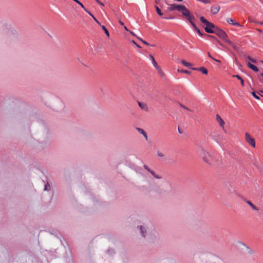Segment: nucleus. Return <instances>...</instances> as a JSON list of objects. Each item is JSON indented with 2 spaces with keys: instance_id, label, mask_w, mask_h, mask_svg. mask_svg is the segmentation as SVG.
Here are the masks:
<instances>
[{
  "instance_id": "f257e3e1",
  "label": "nucleus",
  "mask_w": 263,
  "mask_h": 263,
  "mask_svg": "<svg viewBox=\"0 0 263 263\" xmlns=\"http://www.w3.org/2000/svg\"><path fill=\"white\" fill-rule=\"evenodd\" d=\"M182 15L185 17L191 24L194 30L196 31L200 36H203L204 33L201 32L195 24V21L196 19L194 16L191 14L190 10H187V11H186L185 13H183Z\"/></svg>"
},
{
  "instance_id": "f03ea898",
  "label": "nucleus",
  "mask_w": 263,
  "mask_h": 263,
  "mask_svg": "<svg viewBox=\"0 0 263 263\" xmlns=\"http://www.w3.org/2000/svg\"><path fill=\"white\" fill-rule=\"evenodd\" d=\"M200 20L205 26L204 27L205 31L208 33H214L218 27L213 23L209 22L204 16L200 17Z\"/></svg>"
},
{
  "instance_id": "7ed1b4c3",
  "label": "nucleus",
  "mask_w": 263,
  "mask_h": 263,
  "mask_svg": "<svg viewBox=\"0 0 263 263\" xmlns=\"http://www.w3.org/2000/svg\"><path fill=\"white\" fill-rule=\"evenodd\" d=\"M3 28L4 31L9 35H12L14 37L17 36V32L16 30L13 28L10 24L8 23H4L3 25Z\"/></svg>"
},
{
  "instance_id": "20e7f679",
  "label": "nucleus",
  "mask_w": 263,
  "mask_h": 263,
  "mask_svg": "<svg viewBox=\"0 0 263 263\" xmlns=\"http://www.w3.org/2000/svg\"><path fill=\"white\" fill-rule=\"evenodd\" d=\"M137 230L139 231L140 235L143 238H145L148 233V226L145 224L138 225L137 227Z\"/></svg>"
},
{
  "instance_id": "39448f33",
  "label": "nucleus",
  "mask_w": 263,
  "mask_h": 263,
  "mask_svg": "<svg viewBox=\"0 0 263 263\" xmlns=\"http://www.w3.org/2000/svg\"><path fill=\"white\" fill-rule=\"evenodd\" d=\"M214 34H216L219 37L222 39L224 42L227 43V41H229V40L227 39L228 35L224 31L219 28V27L216 30V31L214 32Z\"/></svg>"
},
{
  "instance_id": "423d86ee",
  "label": "nucleus",
  "mask_w": 263,
  "mask_h": 263,
  "mask_svg": "<svg viewBox=\"0 0 263 263\" xmlns=\"http://www.w3.org/2000/svg\"><path fill=\"white\" fill-rule=\"evenodd\" d=\"M200 156L202 158L203 160L210 164L209 161L208 159L207 156H210V155L206 152V151L202 147H200L199 149Z\"/></svg>"
},
{
  "instance_id": "0eeeda50",
  "label": "nucleus",
  "mask_w": 263,
  "mask_h": 263,
  "mask_svg": "<svg viewBox=\"0 0 263 263\" xmlns=\"http://www.w3.org/2000/svg\"><path fill=\"white\" fill-rule=\"evenodd\" d=\"M143 167L145 170L149 172L155 178L157 179H161L162 178V177L161 176L157 174L154 171L149 168L147 165L144 164L143 165Z\"/></svg>"
},
{
  "instance_id": "6e6552de",
  "label": "nucleus",
  "mask_w": 263,
  "mask_h": 263,
  "mask_svg": "<svg viewBox=\"0 0 263 263\" xmlns=\"http://www.w3.org/2000/svg\"><path fill=\"white\" fill-rule=\"evenodd\" d=\"M245 138L246 141L249 143L251 146H252L253 147H255L256 143L255 139L253 138H252L250 136V135L248 133H246L245 134Z\"/></svg>"
},
{
  "instance_id": "1a4fd4ad",
  "label": "nucleus",
  "mask_w": 263,
  "mask_h": 263,
  "mask_svg": "<svg viewBox=\"0 0 263 263\" xmlns=\"http://www.w3.org/2000/svg\"><path fill=\"white\" fill-rule=\"evenodd\" d=\"M187 10L188 9L186 8L185 6L180 4L177 5V10L179 12H181L182 15L183 13H185L186 11H187Z\"/></svg>"
},
{
  "instance_id": "9d476101",
  "label": "nucleus",
  "mask_w": 263,
  "mask_h": 263,
  "mask_svg": "<svg viewBox=\"0 0 263 263\" xmlns=\"http://www.w3.org/2000/svg\"><path fill=\"white\" fill-rule=\"evenodd\" d=\"M193 70H197L201 71L203 74H207L208 73V70L204 67H200L199 68H192Z\"/></svg>"
},
{
  "instance_id": "9b49d317",
  "label": "nucleus",
  "mask_w": 263,
  "mask_h": 263,
  "mask_svg": "<svg viewBox=\"0 0 263 263\" xmlns=\"http://www.w3.org/2000/svg\"><path fill=\"white\" fill-rule=\"evenodd\" d=\"M220 7L219 5L213 6L211 8V12L213 14H216L220 10Z\"/></svg>"
},
{
  "instance_id": "f8f14e48",
  "label": "nucleus",
  "mask_w": 263,
  "mask_h": 263,
  "mask_svg": "<svg viewBox=\"0 0 263 263\" xmlns=\"http://www.w3.org/2000/svg\"><path fill=\"white\" fill-rule=\"evenodd\" d=\"M150 58L152 60V63H153V65L154 66V67L157 69V70L159 72H161V70L160 69L159 67L158 66L157 63L154 59V57L152 55L150 54Z\"/></svg>"
},
{
  "instance_id": "ddd939ff",
  "label": "nucleus",
  "mask_w": 263,
  "mask_h": 263,
  "mask_svg": "<svg viewBox=\"0 0 263 263\" xmlns=\"http://www.w3.org/2000/svg\"><path fill=\"white\" fill-rule=\"evenodd\" d=\"M216 120L219 123V125L224 128L223 126L225 124V122L218 114L216 115Z\"/></svg>"
},
{
  "instance_id": "4468645a",
  "label": "nucleus",
  "mask_w": 263,
  "mask_h": 263,
  "mask_svg": "<svg viewBox=\"0 0 263 263\" xmlns=\"http://www.w3.org/2000/svg\"><path fill=\"white\" fill-rule=\"evenodd\" d=\"M247 65L249 68L251 69L252 70H253L255 72H258L259 71V69L254 65L251 64L250 62H248L247 63Z\"/></svg>"
},
{
  "instance_id": "2eb2a0df",
  "label": "nucleus",
  "mask_w": 263,
  "mask_h": 263,
  "mask_svg": "<svg viewBox=\"0 0 263 263\" xmlns=\"http://www.w3.org/2000/svg\"><path fill=\"white\" fill-rule=\"evenodd\" d=\"M227 22L230 24H232L234 26H240V24L237 22H236L235 20L232 18H228L227 20Z\"/></svg>"
},
{
  "instance_id": "dca6fc26",
  "label": "nucleus",
  "mask_w": 263,
  "mask_h": 263,
  "mask_svg": "<svg viewBox=\"0 0 263 263\" xmlns=\"http://www.w3.org/2000/svg\"><path fill=\"white\" fill-rule=\"evenodd\" d=\"M136 129L140 134H141V135H142L144 136V137L145 138V139L146 140H147V138H148L147 135L146 133L143 129H142V128H139V127H137Z\"/></svg>"
},
{
  "instance_id": "f3484780",
  "label": "nucleus",
  "mask_w": 263,
  "mask_h": 263,
  "mask_svg": "<svg viewBox=\"0 0 263 263\" xmlns=\"http://www.w3.org/2000/svg\"><path fill=\"white\" fill-rule=\"evenodd\" d=\"M138 105L142 109L148 111V108L146 104L142 103L141 102H138Z\"/></svg>"
},
{
  "instance_id": "a211bd4d",
  "label": "nucleus",
  "mask_w": 263,
  "mask_h": 263,
  "mask_svg": "<svg viewBox=\"0 0 263 263\" xmlns=\"http://www.w3.org/2000/svg\"><path fill=\"white\" fill-rule=\"evenodd\" d=\"M181 63L185 67H188L190 69H192V64L189 62H186L185 60H182L181 61Z\"/></svg>"
},
{
  "instance_id": "6ab92c4d",
  "label": "nucleus",
  "mask_w": 263,
  "mask_h": 263,
  "mask_svg": "<svg viewBox=\"0 0 263 263\" xmlns=\"http://www.w3.org/2000/svg\"><path fill=\"white\" fill-rule=\"evenodd\" d=\"M250 87L252 90H253L252 92H251L253 97L257 100H260V97L256 95V92L254 91V88L251 85H250Z\"/></svg>"
},
{
  "instance_id": "aec40b11",
  "label": "nucleus",
  "mask_w": 263,
  "mask_h": 263,
  "mask_svg": "<svg viewBox=\"0 0 263 263\" xmlns=\"http://www.w3.org/2000/svg\"><path fill=\"white\" fill-rule=\"evenodd\" d=\"M86 12H87L92 18L96 22V23L99 24L101 25L100 23L97 20V18L95 17V16L91 13L90 11L88 10L86 8L84 10Z\"/></svg>"
},
{
  "instance_id": "412c9836",
  "label": "nucleus",
  "mask_w": 263,
  "mask_h": 263,
  "mask_svg": "<svg viewBox=\"0 0 263 263\" xmlns=\"http://www.w3.org/2000/svg\"><path fill=\"white\" fill-rule=\"evenodd\" d=\"M227 43L229 44L230 46H231L234 50H238L239 47H238V46L234 45L230 40L227 41Z\"/></svg>"
},
{
  "instance_id": "4be33fe9",
  "label": "nucleus",
  "mask_w": 263,
  "mask_h": 263,
  "mask_svg": "<svg viewBox=\"0 0 263 263\" xmlns=\"http://www.w3.org/2000/svg\"><path fill=\"white\" fill-rule=\"evenodd\" d=\"M243 200L245 201L246 203H248L252 208V209L254 210H258L257 207L254 205L250 201L246 200V199H243Z\"/></svg>"
},
{
  "instance_id": "5701e85b",
  "label": "nucleus",
  "mask_w": 263,
  "mask_h": 263,
  "mask_svg": "<svg viewBox=\"0 0 263 263\" xmlns=\"http://www.w3.org/2000/svg\"><path fill=\"white\" fill-rule=\"evenodd\" d=\"M107 253L109 255H111V256H112V255H114L115 254V253H116V252H115V250H114L113 248H109L108 249L107 251Z\"/></svg>"
},
{
  "instance_id": "b1692460",
  "label": "nucleus",
  "mask_w": 263,
  "mask_h": 263,
  "mask_svg": "<svg viewBox=\"0 0 263 263\" xmlns=\"http://www.w3.org/2000/svg\"><path fill=\"white\" fill-rule=\"evenodd\" d=\"M177 4H173L171 5L170 7L168 8V9L170 11H173L175 10H177Z\"/></svg>"
},
{
  "instance_id": "393cba45",
  "label": "nucleus",
  "mask_w": 263,
  "mask_h": 263,
  "mask_svg": "<svg viewBox=\"0 0 263 263\" xmlns=\"http://www.w3.org/2000/svg\"><path fill=\"white\" fill-rule=\"evenodd\" d=\"M155 7L156 12L158 13V14L159 16H162V17L163 13L161 12V9L157 6H155Z\"/></svg>"
},
{
  "instance_id": "a878e982",
  "label": "nucleus",
  "mask_w": 263,
  "mask_h": 263,
  "mask_svg": "<svg viewBox=\"0 0 263 263\" xmlns=\"http://www.w3.org/2000/svg\"><path fill=\"white\" fill-rule=\"evenodd\" d=\"M203 36H208V37L211 39L212 41H217L218 40L217 37L216 36H214V35H209V34H206L204 33Z\"/></svg>"
},
{
  "instance_id": "bb28decb",
  "label": "nucleus",
  "mask_w": 263,
  "mask_h": 263,
  "mask_svg": "<svg viewBox=\"0 0 263 263\" xmlns=\"http://www.w3.org/2000/svg\"><path fill=\"white\" fill-rule=\"evenodd\" d=\"M240 243L246 247V248L248 249V252L250 254H252L253 253V251L249 247H248L247 245H246L244 243H243L242 242H240Z\"/></svg>"
},
{
  "instance_id": "cd10ccee",
  "label": "nucleus",
  "mask_w": 263,
  "mask_h": 263,
  "mask_svg": "<svg viewBox=\"0 0 263 263\" xmlns=\"http://www.w3.org/2000/svg\"><path fill=\"white\" fill-rule=\"evenodd\" d=\"M44 191H49L50 190V185L49 182H47L44 185Z\"/></svg>"
},
{
  "instance_id": "c85d7f7f",
  "label": "nucleus",
  "mask_w": 263,
  "mask_h": 263,
  "mask_svg": "<svg viewBox=\"0 0 263 263\" xmlns=\"http://www.w3.org/2000/svg\"><path fill=\"white\" fill-rule=\"evenodd\" d=\"M102 27V29L103 30V31H104L105 34L107 36H109V31L108 30H107V29L105 27V26L102 25L101 26Z\"/></svg>"
},
{
  "instance_id": "c756f323",
  "label": "nucleus",
  "mask_w": 263,
  "mask_h": 263,
  "mask_svg": "<svg viewBox=\"0 0 263 263\" xmlns=\"http://www.w3.org/2000/svg\"><path fill=\"white\" fill-rule=\"evenodd\" d=\"M227 187L229 190L230 193H232L235 192L234 189L232 187L230 184H229L228 186L227 185Z\"/></svg>"
},
{
  "instance_id": "7c9ffc66",
  "label": "nucleus",
  "mask_w": 263,
  "mask_h": 263,
  "mask_svg": "<svg viewBox=\"0 0 263 263\" xmlns=\"http://www.w3.org/2000/svg\"><path fill=\"white\" fill-rule=\"evenodd\" d=\"M92 200L93 201V202H96V203H100V199L98 197L92 196Z\"/></svg>"
},
{
  "instance_id": "2f4dec72",
  "label": "nucleus",
  "mask_w": 263,
  "mask_h": 263,
  "mask_svg": "<svg viewBox=\"0 0 263 263\" xmlns=\"http://www.w3.org/2000/svg\"><path fill=\"white\" fill-rule=\"evenodd\" d=\"M74 2H75L76 3H77V4H78L79 5H80L81 6V7L84 9L85 10V7H84V6L83 5L82 3H81L78 0H73Z\"/></svg>"
},
{
  "instance_id": "473e14b6",
  "label": "nucleus",
  "mask_w": 263,
  "mask_h": 263,
  "mask_svg": "<svg viewBox=\"0 0 263 263\" xmlns=\"http://www.w3.org/2000/svg\"><path fill=\"white\" fill-rule=\"evenodd\" d=\"M178 71L181 72L186 73V74H189L191 73V71H189V70H178Z\"/></svg>"
},
{
  "instance_id": "72a5a7b5",
  "label": "nucleus",
  "mask_w": 263,
  "mask_h": 263,
  "mask_svg": "<svg viewBox=\"0 0 263 263\" xmlns=\"http://www.w3.org/2000/svg\"><path fill=\"white\" fill-rule=\"evenodd\" d=\"M30 118L31 119V120L32 121H34L35 120L36 118H37L36 117V114H33L31 115Z\"/></svg>"
},
{
  "instance_id": "f704fd0d",
  "label": "nucleus",
  "mask_w": 263,
  "mask_h": 263,
  "mask_svg": "<svg viewBox=\"0 0 263 263\" xmlns=\"http://www.w3.org/2000/svg\"><path fill=\"white\" fill-rule=\"evenodd\" d=\"M141 42L144 44L145 45H147V46H154V45H151L150 44H149L148 42H147L146 41L143 40H141Z\"/></svg>"
},
{
  "instance_id": "c9c22d12",
  "label": "nucleus",
  "mask_w": 263,
  "mask_h": 263,
  "mask_svg": "<svg viewBox=\"0 0 263 263\" xmlns=\"http://www.w3.org/2000/svg\"><path fill=\"white\" fill-rule=\"evenodd\" d=\"M208 56H209V57H210V58H211V59H212L213 60H214V61H216V62H220V61L219 60H216V59H215L213 58L212 57V55L210 54V53H208Z\"/></svg>"
},
{
  "instance_id": "e433bc0d",
  "label": "nucleus",
  "mask_w": 263,
  "mask_h": 263,
  "mask_svg": "<svg viewBox=\"0 0 263 263\" xmlns=\"http://www.w3.org/2000/svg\"><path fill=\"white\" fill-rule=\"evenodd\" d=\"M157 155L160 157H163L164 156V154L160 152L159 151L157 152Z\"/></svg>"
},
{
  "instance_id": "4c0bfd02",
  "label": "nucleus",
  "mask_w": 263,
  "mask_h": 263,
  "mask_svg": "<svg viewBox=\"0 0 263 263\" xmlns=\"http://www.w3.org/2000/svg\"><path fill=\"white\" fill-rule=\"evenodd\" d=\"M179 105H180V106L181 107H182V108H184V109H186V110H190V109H189L187 107H186V106H184V105H183V104H182L180 103V104H179Z\"/></svg>"
},
{
  "instance_id": "58836bf2",
  "label": "nucleus",
  "mask_w": 263,
  "mask_h": 263,
  "mask_svg": "<svg viewBox=\"0 0 263 263\" xmlns=\"http://www.w3.org/2000/svg\"><path fill=\"white\" fill-rule=\"evenodd\" d=\"M162 18L168 20V19H174L175 18V17H174V16L162 17Z\"/></svg>"
},
{
  "instance_id": "ea45409f",
  "label": "nucleus",
  "mask_w": 263,
  "mask_h": 263,
  "mask_svg": "<svg viewBox=\"0 0 263 263\" xmlns=\"http://www.w3.org/2000/svg\"><path fill=\"white\" fill-rule=\"evenodd\" d=\"M220 46H222V47H224L223 44H222L221 42H220L218 40L216 41Z\"/></svg>"
},
{
  "instance_id": "a19ab883",
  "label": "nucleus",
  "mask_w": 263,
  "mask_h": 263,
  "mask_svg": "<svg viewBox=\"0 0 263 263\" xmlns=\"http://www.w3.org/2000/svg\"><path fill=\"white\" fill-rule=\"evenodd\" d=\"M257 93L258 95H259L260 96H261V97H263V95H261V93H263V90H259V91H257Z\"/></svg>"
},
{
  "instance_id": "79ce46f5",
  "label": "nucleus",
  "mask_w": 263,
  "mask_h": 263,
  "mask_svg": "<svg viewBox=\"0 0 263 263\" xmlns=\"http://www.w3.org/2000/svg\"><path fill=\"white\" fill-rule=\"evenodd\" d=\"M132 42L138 47L141 48V46H140L135 41H133Z\"/></svg>"
},
{
  "instance_id": "37998d69",
  "label": "nucleus",
  "mask_w": 263,
  "mask_h": 263,
  "mask_svg": "<svg viewBox=\"0 0 263 263\" xmlns=\"http://www.w3.org/2000/svg\"><path fill=\"white\" fill-rule=\"evenodd\" d=\"M232 77H234V78H236L238 79L240 78V76L239 75H238V74L233 75Z\"/></svg>"
},
{
  "instance_id": "c03bdc74",
  "label": "nucleus",
  "mask_w": 263,
  "mask_h": 263,
  "mask_svg": "<svg viewBox=\"0 0 263 263\" xmlns=\"http://www.w3.org/2000/svg\"><path fill=\"white\" fill-rule=\"evenodd\" d=\"M250 61L251 62L253 63H256V62H257L256 60L255 59H253V58L250 59Z\"/></svg>"
},
{
  "instance_id": "a18cd8bd",
  "label": "nucleus",
  "mask_w": 263,
  "mask_h": 263,
  "mask_svg": "<svg viewBox=\"0 0 263 263\" xmlns=\"http://www.w3.org/2000/svg\"><path fill=\"white\" fill-rule=\"evenodd\" d=\"M178 130L179 134H182L183 133V131L179 127L178 128Z\"/></svg>"
},
{
  "instance_id": "49530a36",
  "label": "nucleus",
  "mask_w": 263,
  "mask_h": 263,
  "mask_svg": "<svg viewBox=\"0 0 263 263\" xmlns=\"http://www.w3.org/2000/svg\"><path fill=\"white\" fill-rule=\"evenodd\" d=\"M129 32L130 33V34L133 35V36H136V34L133 31L129 30Z\"/></svg>"
},
{
  "instance_id": "de8ad7c7",
  "label": "nucleus",
  "mask_w": 263,
  "mask_h": 263,
  "mask_svg": "<svg viewBox=\"0 0 263 263\" xmlns=\"http://www.w3.org/2000/svg\"><path fill=\"white\" fill-rule=\"evenodd\" d=\"M119 22L121 26H124V23L123 22H122L120 20Z\"/></svg>"
},
{
  "instance_id": "09e8293b",
  "label": "nucleus",
  "mask_w": 263,
  "mask_h": 263,
  "mask_svg": "<svg viewBox=\"0 0 263 263\" xmlns=\"http://www.w3.org/2000/svg\"><path fill=\"white\" fill-rule=\"evenodd\" d=\"M240 83H241V85L242 86H244L245 85V84H244V81L242 80L240 82Z\"/></svg>"
},
{
  "instance_id": "8fccbe9b",
  "label": "nucleus",
  "mask_w": 263,
  "mask_h": 263,
  "mask_svg": "<svg viewBox=\"0 0 263 263\" xmlns=\"http://www.w3.org/2000/svg\"><path fill=\"white\" fill-rule=\"evenodd\" d=\"M124 28L126 31L129 32V30H128V29L125 26H124Z\"/></svg>"
},
{
  "instance_id": "3c124183",
  "label": "nucleus",
  "mask_w": 263,
  "mask_h": 263,
  "mask_svg": "<svg viewBox=\"0 0 263 263\" xmlns=\"http://www.w3.org/2000/svg\"><path fill=\"white\" fill-rule=\"evenodd\" d=\"M247 59H248L249 61H250V59H252V58H251L250 56L248 55V56L247 57Z\"/></svg>"
},
{
  "instance_id": "603ef678",
  "label": "nucleus",
  "mask_w": 263,
  "mask_h": 263,
  "mask_svg": "<svg viewBox=\"0 0 263 263\" xmlns=\"http://www.w3.org/2000/svg\"><path fill=\"white\" fill-rule=\"evenodd\" d=\"M99 4L101 6H104V4H103V3H101V2H100V3H99Z\"/></svg>"
},
{
  "instance_id": "864d4df0",
  "label": "nucleus",
  "mask_w": 263,
  "mask_h": 263,
  "mask_svg": "<svg viewBox=\"0 0 263 263\" xmlns=\"http://www.w3.org/2000/svg\"><path fill=\"white\" fill-rule=\"evenodd\" d=\"M96 2H97L98 4L100 3V1L99 0H95Z\"/></svg>"
},
{
  "instance_id": "5fc2aeb1",
  "label": "nucleus",
  "mask_w": 263,
  "mask_h": 263,
  "mask_svg": "<svg viewBox=\"0 0 263 263\" xmlns=\"http://www.w3.org/2000/svg\"><path fill=\"white\" fill-rule=\"evenodd\" d=\"M238 80H240V82H241V81L243 80L241 78V77H240V79H239Z\"/></svg>"
},
{
  "instance_id": "6e6d98bb",
  "label": "nucleus",
  "mask_w": 263,
  "mask_h": 263,
  "mask_svg": "<svg viewBox=\"0 0 263 263\" xmlns=\"http://www.w3.org/2000/svg\"><path fill=\"white\" fill-rule=\"evenodd\" d=\"M137 37L138 39H139L141 41V40H142V39H141V38H140V37H139L138 36H137Z\"/></svg>"
},
{
  "instance_id": "4d7b16f0",
  "label": "nucleus",
  "mask_w": 263,
  "mask_h": 263,
  "mask_svg": "<svg viewBox=\"0 0 263 263\" xmlns=\"http://www.w3.org/2000/svg\"><path fill=\"white\" fill-rule=\"evenodd\" d=\"M260 75L261 77H263V73H260Z\"/></svg>"
},
{
  "instance_id": "13d9d810",
  "label": "nucleus",
  "mask_w": 263,
  "mask_h": 263,
  "mask_svg": "<svg viewBox=\"0 0 263 263\" xmlns=\"http://www.w3.org/2000/svg\"><path fill=\"white\" fill-rule=\"evenodd\" d=\"M259 81L261 83H263V81L262 80L260 79Z\"/></svg>"
},
{
  "instance_id": "bf43d9fd",
  "label": "nucleus",
  "mask_w": 263,
  "mask_h": 263,
  "mask_svg": "<svg viewBox=\"0 0 263 263\" xmlns=\"http://www.w3.org/2000/svg\"><path fill=\"white\" fill-rule=\"evenodd\" d=\"M145 187H145V186H142V188H143V189H144V188H145Z\"/></svg>"
},
{
  "instance_id": "052dcab7",
  "label": "nucleus",
  "mask_w": 263,
  "mask_h": 263,
  "mask_svg": "<svg viewBox=\"0 0 263 263\" xmlns=\"http://www.w3.org/2000/svg\"><path fill=\"white\" fill-rule=\"evenodd\" d=\"M155 2H156V4L158 3L157 0H155Z\"/></svg>"
},
{
  "instance_id": "680f3d73",
  "label": "nucleus",
  "mask_w": 263,
  "mask_h": 263,
  "mask_svg": "<svg viewBox=\"0 0 263 263\" xmlns=\"http://www.w3.org/2000/svg\"><path fill=\"white\" fill-rule=\"evenodd\" d=\"M48 35L50 36V37H51V35H50L49 34Z\"/></svg>"
},
{
  "instance_id": "e2e57ef3",
  "label": "nucleus",
  "mask_w": 263,
  "mask_h": 263,
  "mask_svg": "<svg viewBox=\"0 0 263 263\" xmlns=\"http://www.w3.org/2000/svg\"><path fill=\"white\" fill-rule=\"evenodd\" d=\"M261 62L262 63H263V61H262V60H261Z\"/></svg>"
}]
</instances>
